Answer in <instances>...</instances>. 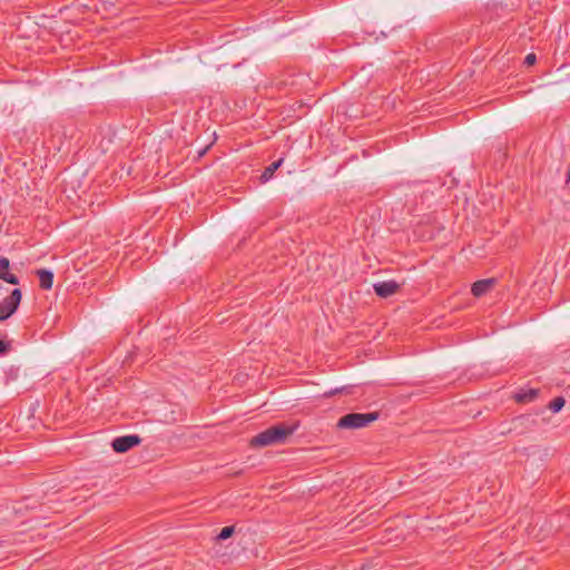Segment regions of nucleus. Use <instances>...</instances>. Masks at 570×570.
Returning <instances> with one entry per match:
<instances>
[{"label":"nucleus","mask_w":570,"mask_h":570,"mask_svg":"<svg viewBox=\"0 0 570 570\" xmlns=\"http://www.w3.org/2000/svg\"><path fill=\"white\" fill-rule=\"evenodd\" d=\"M539 391L535 389L521 390L514 394V400L518 403H527L533 401L538 396Z\"/></svg>","instance_id":"nucleus-9"},{"label":"nucleus","mask_w":570,"mask_h":570,"mask_svg":"<svg viewBox=\"0 0 570 570\" xmlns=\"http://www.w3.org/2000/svg\"><path fill=\"white\" fill-rule=\"evenodd\" d=\"M535 61H537V57L534 53H529L524 58V63L527 66H533L535 63Z\"/></svg>","instance_id":"nucleus-13"},{"label":"nucleus","mask_w":570,"mask_h":570,"mask_svg":"<svg viewBox=\"0 0 570 570\" xmlns=\"http://www.w3.org/2000/svg\"><path fill=\"white\" fill-rule=\"evenodd\" d=\"M234 533V527H224L217 535L218 541L230 538Z\"/></svg>","instance_id":"nucleus-12"},{"label":"nucleus","mask_w":570,"mask_h":570,"mask_svg":"<svg viewBox=\"0 0 570 570\" xmlns=\"http://www.w3.org/2000/svg\"><path fill=\"white\" fill-rule=\"evenodd\" d=\"M140 443V438L138 435H125L116 438L111 446L115 452L117 453H125L135 445H138Z\"/></svg>","instance_id":"nucleus-4"},{"label":"nucleus","mask_w":570,"mask_h":570,"mask_svg":"<svg viewBox=\"0 0 570 570\" xmlns=\"http://www.w3.org/2000/svg\"><path fill=\"white\" fill-rule=\"evenodd\" d=\"M567 183H570V166H569V169H568Z\"/></svg>","instance_id":"nucleus-15"},{"label":"nucleus","mask_w":570,"mask_h":570,"mask_svg":"<svg viewBox=\"0 0 570 570\" xmlns=\"http://www.w3.org/2000/svg\"><path fill=\"white\" fill-rule=\"evenodd\" d=\"M493 279H481L475 282L472 287L471 292L475 297H480L484 295L493 285Z\"/></svg>","instance_id":"nucleus-8"},{"label":"nucleus","mask_w":570,"mask_h":570,"mask_svg":"<svg viewBox=\"0 0 570 570\" xmlns=\"http://www.w3.org/2000/svg\"><path fill=\"white\" fill-rule=\"evenodd\" d=\"M564 403H566L564 399H563L562 396H558V397L553 399V400L549 403L548 407H549L553 413H558L559 411H561V410H562V407L564 406Z\"/></svg>","instance_id":"nucleus-11"},{"label":"nucleus","mask_w":570,"mask_h":570,"mask_svg":"<svg viewBox=\"0 0 570 570\" xmlns=\"http://www.w3.org/2000/svg\"><path fill=\"white\" fill-rule=\"evenodd\" d=\"M295 432V426L278 424L266 429L250 440V444L256 448L268 446L272 444L284 443L286 439Z\"/></svg>","instance_id":"nucleus-1"},{"label":"nucleus","mask_w":570,"mask_h":570,"mask_svg":"<svg viewBox=\"0 0 570 570\" xmlns=\"http://www.w3.org/2000/svg\"><path fill=\"white\" fill-rule=\"evenodd\" d=\"M0 279L11 285L19 284V278L10 272V261L7 257H0Z\"/></svg>","instance_id":"nucleus-6"},{"label":"nucleus","mask_w":570,"mask_h":570,"mask_svg":"<svg viewBox=\"0 0 570 570\" xmlns=\"http://www.w3.org/2000/svg\"><path fill=\"white\" fill-rule=\"evenodd\" d=\"M9 348H10L9 343H7L0 338V355L6 354L9 351Z\"/></svg>","instance_id":"nucleus-14"},{"label":"nucleus","mask_w":570,"mask_h":570,"mask_svg":"<svg viewBox=\"0 0 570 570\" xmlns=\"http://www.w3.org/2000/svg\"><path fill=\"white\" fill-rule=\"evenodd\" d=\"M2 288V286L0 285V289Z\"/></svg>","instance_id":"nucleus-16"},{"label":"nucleus","mask_w":570,"mask_h":570,"mask_svg":"<svg viewBox=\"0 0 570 570\" xmlns=\"http://www.w3.org/2000/svg\"><path fill=\"white\" fill-rule=\"evenodd\" d=\"M380 417L379 412H368V413H348L343 415L338 421L336 426L338 429L345 430H355L367 426L372 422L376 421Z\"/></svg>","instance_id":"nucleus-2"},{"label":"nucleus","mask_w":570,"mask_h":570,"mask_svg":"<svg viewBox=\"0 0 570 570\" xmlns=\"http://www.w3.org/2000/svg\"><path fill=\"white\" fill-rule=\"evenodd\" d=\"M282 163H283V158H281V159L272 163L269 166H267L261 176L262 183L268 181L273 177L274 173L281 167Z\"/></svg>","instance_id":"nucleus-10"},{"label":"nucleus","mask_w":570,"mask_h":570,"mask_svg":"<svg viewBox=\"0 0 570 570\" xmlns=\"http://www.w3.org/2000/svg\"><path fill=\"white\" fill-rule=\"evenodd\" d=\"M373 287L377 296L386 298L395 294L400 285L395 281H384L375 283Z\"/></svg>","instance_id":"nucleus-5"},{"label":"nucleus","mask_w":570,"mask_h":570,"mask_svg":"<svg viewBox=\"0 0 570 570\" xmlns=\"http://www.w3.org/2000/svg\"><path fill=\"white\" fill-rule=\"evenodd\" d=\"M39 278V285L42 289H50L53 284V273L48 269H38L36 272Z\"/></svg>","instance_id":"nucleus-7"},{"label":"nucleus","mask_w":570,"mask_h":570,"mask_svg":"<svg viewBox=\"0 0 570 570\" xmlns=\"http://www.w3.org/2000/svg\"><path fill=\"white\" fill-rule=\"evenodd\" d=\"M21 297V291L14 288L9 296L0 302V322L6 321L17 311Z\"/></svg>","instance_id":"nucleus-3"}]
</instances>
